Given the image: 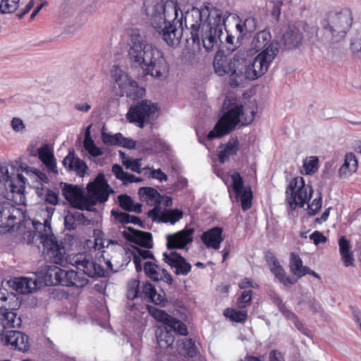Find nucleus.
I'll return each mask as SVG.
<instances>
[{"label": "nucleus", "mask_w": 361, "mask_h": 361, "mask_svg": "<svg viewBox=\"0 0 361 361\" xmlns=\"http://www.w3.org/2000/svg\"><path fill=\"white\" fill-rule=\"evenodd\" d=\"M127 47L128 59L132 68L141 69L145 75L158 80L167 78L170 66L164 51L149 42L139 30H131Z\"/></svg>", "instance_id": "2"}, {"label": "nucleus", "mask_w": 361, "mask_h": 361, "mask_svg": "<svg viewBox=\"0 0 361 361\" xmlns=\"http://www.w3.org/2000/svg\"><path fill=\"white\" fill-rule=\"evenodd\" d=\"M157 111V104L150 100L143 99L130 106L126 118L130 123L142 128L156 117Z\"/></svg>", "instance_id": "10"}, {"label": "nucleus", "mask_w": 361, "mask_h": 361, "mask_svg": "<svg viewBox=\"0 0 361 361\" xmlns=\"http://www.w3.org/2000/svg\"><path fill=\"white\" fill-rule=\"evenodd\" d=\"M26 180L23 174L10 175L8 166L0 163V189L5 192L6 199L17 204L24 203Z\"/></svg>", "instance_id": "8"}, {"label": "nucleus", "mask_w": 361, "mask_h": 361, "mask_svg": "<svg viewBox=\"0 0 361 361\" xmlns=\"http://www.w3.org/2000/svg\"><path fill=\"white\" fill-rule=\"evenodd\" d=\"M149 312L157 322L165 324V326L157 329L156 337L159 348L165 350L164 355H169L173 348L174 336L172 332L185 336L188 334L187 326L162 310L152 307Z\"/></svg>", "instance_id": "7"}, {"label": "nucleus", "mask_w": 361, "mask_h": 361, "mask_svg": "<svg viewBox=\"0 0 361 361\" xmlns=\"http://www.w3.org/2000/svg\"><path fill=\"white\" fill-rule=\"evenodd\" d=\"M252 298V291L251 290H245L242 293L241 296L238 300V306L240 308L245 307L251 302Z\"/></svg>", "instance_id": "58"}, {"label": "nucleus", "mask_w": 361, "mask_h": 361, "mask_svg": "<svg viewBox=\"0 0 361 361\" xmlns=\"http://www.w3.org/2000/svg\"><path fill=\"white\" fill-rule=\"evenodd\" d=\"M141 159H130L126 164L125 163V166L126 169L137 173H141L142 172L145 173L144 168L141 167Z\"/></svg>", "instance_id": "57"}, {"label": "nucleus", "mask_w": 361, "mask_h": 361, "mask_svg": "<svg viewBox=\"0 0 361 361\" xmlns=\"http://www.w3.org/2000/svg\"><path fill=\"white\" fill-rule=\"evenodd\" d=\"M82 214L80 212L68 213L64 218V226L67 230H73L77 226L78 221Z\"/></svg>", "instance_id": "54"}, {"label": "nucleus", "mask_w": 361, "mask_h": 361, "mask_svg": "<svg viewBox=\"0 0 361 361\" xmlns=\"http://www.w3.org/2000/svg\"><path fill=\"white\" fill-rule=\"evenodd\" d=\"M147 216L154 222L169 223L173 225L183 218V213L178 209H161L160 207L156 205L152 209L147 212Z\"/></svg>", "instance_id": "18"}, {"label": "nucleus", "mask_w": 361, "mask_h": 361, "mask_svg": "<svg viewBox=\"0 0 361 361\" xmlns=\"http://www.w3.org/2000/svg\"><path fill=\"white\" fill-rule=\"evenodd\" d=\"M201 240L207 248L218 250L224 240L223 229L216 226L203 232Z\"/></svg>", "instance_id": "28"}, {"label": "nucleus", "mask_w": 361, "mask_h": 361, "mask_svg": "<svg viewBox=\"0 0 361 361\" xmlns=\"http://www.w3.org/2000/svg\"><path fill=\"white\" fill-rule=\"evenodd\" d=\"M164 259L171 267L175 268L178 275H187L191 270V265L176 251L164 253Z\"/></svg>", "instance_id": "22"}, {"label": "nucleus", "mask_w": 361, "mask_h": 361, "mask_svg": "<svg viewBox=\"0 0 361 361\" xmlns=\"http://www.w3.org/2000/svg\"><path fill=\"white\" fill-rule=\"evenodd\" d=\"M239 143L237 137H231L223 150L219 152L221 163H224L231 156L235 154L238 150Z\"/></svg>", "instance_id": "38"}, {"label": "nucleus", "mask_w": 361, "mask_h": 361, "mask_svg": "<svg viewBox=\"0 0 361 361\" xmlns=\"http://www.w3.org/2000/svg\"><path fill=\"white\" fill-rule=\"evenodd\" d=\"M47 274L49 277V285H61L64 286L82 287L88 280L83 276H79L74 270H63L56 266H49Z\"/></svg>", "instance_id": "12"}, {"label": "nucleus", "mask_w": 361, "mask_h": 361, "mask_svg": "<svg viewBox=\"0 0 361 361\" xmlns=\"http://www.w3.org/2000/svg\"><path fill=\"white\" fill-rule=\"evenodd\" d=\"M224 316L232 322H243L247 318V312L245 310H235L231 308L225 310Z\"/></svg>", "instance_id": "48"}, {"label": "nucleus", "mask_w": 361, "mask_h": 361, "mask_svg": "<svg viewBox=\"0 0 361 361\" xmlns=\"http://www.w3.org/2000/svg\"><path fill=\"white\" fill-rule=\"evenodd\" d=\"M138 194L141 200L146 202L148 204L151 206L159 204L161 195L156 189L149 187L141 188Z\"/></svg>", "instance_id": "37"}, {"label": "nucleus", "mask_w": 361, "mask_h": 361, "mask_svg": "<svg viewBox=\"0 0 361 361\" xmlns=\"http://www.w3.org/2000/svg\"><path fill=\"white\" fill-rule=\"evenodd\" d=\"M271 36L268 30H264L256 33L251 42V47L255 51L262 50L253 60L246 66L245 70V78L254 80L267 73L271 63L276 57L279 53V45L275 41H271Z\"/></svg>", "instance_id": "5"}, {"label": "nucleus", "mask_w": 361, "mask_h": 361, "mask_svg": "<svg viewBox=\"0 0 361 361\" xmlns=\"http://www.w3.org/2000/svg\"><path fill=\"white\" fill-rule=\"evenodd\" d=\"M279 310L283 313V314L289 320H290L295 326L304 335L310 337V331L305 328L303 324L299 320L298 317L296 314L292 312L291 310L286 308L285 305L280 300L279 303Z\"/></svg>", "instance_id": "34"}, {"label": "nucleus", "mask_w": 361, "mask_h": 361, "mask_svg": "<svg viewBox=\"0 0 361 361\" xmlns=\"http://www.w3.org/2000/svg\"><path fill=\"white\" fill-rule=\"evenodd\" d=\"M193 228H184L174 234L166 235V245L169 249H183L193 240Z\"/></svg>", "instance_id": "20"}, {"label": "nucleus", "mask_w": 361, "mask_h": 361, "mask_svg": "<svg viewBox=\"0 0 361 361\" xmlns=\"http://www.w3.org/2000/svg\"><path fill=\"white\" fill-rule=\"evenodd\" d=\"M20 0H1L0 3V12L1 13H11L17 10Z\"/></svg>", "instance_id": "52"}, {"label": "nucleus", "mask_w": 361, "mask_h": 361, "mask_svg": "<svg viewBox=\"0 0 361 361\" xmlns=\"http://www.w3.org/2000/svg\"><path fill=\"white\" fill-rule=\"evenodd\" d=\"M55 209L53 207H46L43 211L46 218L44 223L34 220L32 225L35 228L34 231H26L23 234V240L27 244H35L39 242L44 245V240L48 238L49 235L51 234V220Z\"/></svg>", "instance_id": "13"}, {"label": "nucleus", "mask_w": 361, "mask_h": 361, "mask_svg": "<svg viewBox=\"0 0 361 361\" xmlns=\"http://www.w3.org/2000/svg\"><path fill=\"white\" fill-rule=\"evenodd\" d=\"M4 341L7 345H11L20 351H26L29 348L28 336L21 331H6Z\"/></svg>", "instance_id": "26"}, {"label": "nucleus", "mask_w": 361, "mask_h": 361, "mask_svg": "<svg viewBox=\"0 0 361 361\" xmlns=\"http://www.w3.org/2000/svg\"><path fill=\"white\" fill-rule=\"evenodd\" d=\"M44 200L52 205H56L59 202V195L51 190L47 189Z\"/></svg>", "instance_id": "59"}, {"label": "nucleus", "mask_w": 361, "mask_h": 361, "mask_svg": "<svg viewBox=\"0 0 361 361\" xmlns=\"http://www.w3.org/2000/svg\"><path fill=\"white\" fill-rule=\"evenodd\" d=\"M111 215L115 218L116 220L122 224L133 223L134 224H138L140 223V220L138 217L133 215H130L123 212H120L118 209H112Z\"/></svg>", "instance_id": "47"}, {"label": "nucleus", "mask_w": 361, "mask_h": 361, "mask_svg": "<svg viewBox=\"0 0 361 361\" xmlns=\"http://www.w3.org/2000/svg\"><path fill=\"white\" fill-rule=\"evenodd\" d=\"M238 286L240 289H245L247 288H256L257 285L251 279L245 278L239 282Z\"/></svg>", "instance_id": "63"}, {"label": "nucleus", "mask_w": 361, "mask_h": 361, "mask_svg": "<svg viewBox=\"0 0 361 361\" xmlns=\"http://www.w3.org/2000/svg\"><path fill=\"white\" fill-rule=\"evenodd\" d=\"M44 249L48 260L52 263L64 265L68 259L66 257V250L63 243L59 241L51 233L48 238L44 240Z\"/></svg>", "instance_id": "17"}, {"label": "nucleus", "mask_w": 361, "mask_h": 361, "mask_svg": "<svg viewBox=\"0 0 361 361\" xmlns=\"http://www.w3.org/2000/svg\"><path fill=\"white\" fill-rule=\"evenodd\" d=\"M353 23L350 9L329 12L321 21L322 35L317 34L319 40L324 43H336L343 39Z\"/></svg>", "instance_id": "6"}, {"label": "nucleus", "mask_w": 361, "mask_h": 361, "mask_svg": "<svg viewBox=\"0 0 361 361\" xmlns=\"http://www.w3.org/2000/svg\"><path fill=\"white\" fill-rule=\"evenodd\" d=\"M11 127L16 132H22L25 129V125L19 118H13L12 119Z\"/></svg>", "instance_id": "61"}, {"label": "nucleus", "mask_w": 361, "mask_h": 361, "mask_svg": "<svg viewBox=\"0 0 361 361\" xmlns=\"http://www.w3.org/2000/svg\"><path fill=\"white\" fill-rule=\"evenodd\" d=\"M37 157L49 172L58 174L56 160L54 154L53 148L49 145L44 143L40 147V151Z\"/></svg>", "instance_id": "27"}, {"label": "nucleus", "mask_w": 361, "mask_h": 361, "mask_svg": "<svg viewBox=\"0 0 361 361\" xmlns=\"http://www.w3.org/2000/svg\"><path fill=\"white\" fill-rule=\"evenodd\" d=\"M145 94V89L138 85L135 80H133L128 86L126 90L121 93V96H126L127 97L135 100L142 97Z\"/></svg>", "instance_id": "42"}, {"label": "nucleus", "mask_w": 361, "mask_h": 361, "mask_svg": "<svg viewBox=\"0 0 361 361\" xmlns=\"http://www.w3.org/2000/svg\"><path fill=\"white\" fill-rule=\"evenodd\" d=\"M83 145L85 150L92 157H96L103 154V151L96 146L94 140L91 138L89 129L85 132Z\"/></svg>", "instance_id": "44"}, {"label": "nucleus", "mask_w": 361, "mask_h": 361, "mask_svg": "<svg viewBox=\"0 0 361 361\" xmlns=\"http://www.w3.org/2000/svg\"><path fill=\"white\" fill-rule=\"evenodd\" d=\"M306 266H303L302 260L299 255L291 253L290 259V270L291 273L298 278L305 276Z\"/></svg>", "instance_id": "40"}, {"label": "nucleus", "mask_w": 361, "mask_h": 361, "mask_svg": "<svg viewBox=\"0 0 361 361\" xmlns=\"http://www.w3.org/2000/svg\"><path fill=\"white\" fill-rule=\"evenodd\" d=\"M322 205V197L321 192L319 197H316L311 204L308 205L307 213L309 215H315L321 209Z\"/></svg>", "instance_id": "56"}, {"label": "nucleus", "mask_w": 361, "mask_h": 361, "mask_svg": "<svg viewBox=\"0 0 361 361\" xmlns=\"http://www.w3.org/2000/svg\"><path fill=\"white\" fill-rule=\"evenodd\" d=\"M102 137L104 144L118 146L122 145V142L124 141L125 138V137L120 133H116L114 135L102 133Z\"/></svg>", "instance_id": "49"}, {"label": "nucleus", "mask_w": 361, "mask_h": 361, "mask_svg": "<svg viewBox=\"0 0 361 361\" xmlns=\"http://www.w3.org/2000/svg\"><path fill=\"white\" fill-rule=\"evenodd\" d=\"M124 238L145 248H151L153 246L152 235L150 233L136 230L132 227H128L123 232Z\"/></svg>", "instance_id": "21"}, {"label": "nucleus", "mask_w": 361, "mask_h": 361, "mask_svg": "<svg viewBox=\"0 0 361 361\" xmlns=\"http://www.w3.org/2000/svg\"><path fill=\"white\" fill-rule=\"evenodd\" d=\"M63 164L68 171H75L80 177H83L88 169L85 162L75 156L73 149L63 159Z\"/></svg>", "instance_id": "29"}, {"label": "nucleus", "mask_w": 361, "mask_h": 361, "mask_svg": "<svg viewBox=\"0 0 361 361\" xmlns=\"http://www.w3.org/2000/svg\"><path fill=\"white\" fill-rule=\"evenodd\" d=\"M111 171L116 178L121 180L125 185L132 183H138L142 180L141 178L136 177L133 174L125 172L123 168L118 164H114L112 166Z\"/></svg>", "instance_id": "39"}, {"label": "nucleus", "mask_w": 361, "mask_h": 361, "mask_svg": "<svg viewBox=\"0 0 361 361\" xmlns=\"http://www.w3.org/2000/svg\"><path fill=\"white\" fill-rule=\"evenodd\" d=\"M257 27L256 19L253 17L247 18L243 23L240 20L235 25V28L239 32L240 36H243L245 33L252 32Z\"/></svg>", "instance_id": "45"}, {"label": "nucleus", "mask_w": 361, "mask_h": 361, "mask_svg": "<svg viewBox=\"0 0 361 361\" xmlns=\"http://www.w3.org/2000/svg\"><path fill=\"white\" fill-rule=\"evenodd\" d=\"M11 299H14V296L9 295L6 290L0 288V310L6 309L8 307L11 308Z\"/></svg>", "instance_id": "55"}, {"label": "nucleus", "mask_w": 361, "mask_h": 361, "mask_svg": "<svg viewBox=\"0 0 361 361\" xmlns=\"http://www.w3.org/2000/svg\"><path fill=\"white\" fill-rule=\"evenodd\" d=\"M132 254L135 269L137 272L141 271L142 269V259H154L152 252L146 249L136 247L134 249Z\"/></svg>", "instance_id": "41"}, {"label": "nucleus", "mask_w": 361, "mask_h": 361, "mask_svg": "<svg viewBox=\"0 0 361 361\" xmlns=\"http://www.w3.org/2000/svg\"><path fill=\"white\" fill-rule=\"evenodd\" d=\"M145 175L149 178L158 180L159 182H166L168 180L167 175L161 169H154L152 167H144Z\"/></svg>", "instance_id": "51"}, {"label": "nucleus", "mask_w": 361, "mask_h": 361, "mask_svg": "<svg viewBox=\"0 0 361 361\" xmlns=\"http://www.w3.org/2000/svg\"><path fill=\"white\" fill-rule=\"evenodd\" d=\"M13 208L8 204H0V228L10 230L14 224L16 216L11 212Z\"/></svg>", "instance_id": "35"}, {"label": "nucleus", "mask_w": 361, "mask_h": 361, "mask_svg": "<svg viewBox=\"0 0 361 361\" xmlns=\"http://www.w3.org/2000/svg\"><path fill=\"white\" fill-rule=\"evenodd\" d=\"M223 111V116L207 135L209 140L230 133L239 123L243 126L250 124L256 116L257 107L254 104L244 106L237 99L226 97Z\"/></svg>", "instance_id": "3"}, {"label": "nucleus", "mask_w": 361, "mask_h": 361, "mask_svg": "<svg viewBox=\"0 0 361 361\" xmlns=\"http://www.w3.org/2000/svg\"><path fill=\"white\" fill-rule=\"evenodd\" d=\"M126 295L129 300H134L140 297L161 306H164L167 302L164 293L162 292L157 293L155 287L150 283H144L140 290V281L135 279L128 283Z\"/></svg>", "instance_id": "11"}, {"label": "nucleus", "mask_w": 361, "mask_h": 361, "mask_svg": "<svg viewBox=\"0 0 361 361\" xmlns=\"http://www.w3.org/2000/svg\"><path fill=\"white\" fill-rule=\"evenodd\" d=\"M357 166V160L355 155L352 152L347 153L345 155L344 163L338 171L339 177L341 178H345L350 176L356 172Z\"/></svg>", "instance_id": "33"}, {"label": "nucleus", "mask_w": 361, "mask_h": 361, "mask_svg": "<svg viewBox=\"0 0 361 361\" xmlns=\"http://www.w3.org/2000/svg\"><path fill=\"white\" fill-rule=\"evenodd\" d=\"M312 193L311 185L305 184L302 177L297 176L289 182L286 188V202L291 209L303 207L311 199Z\"/></svg>", "instance_id": "9"}, {"label": "nucleus", "mask_w": 361, "mask_h": 361, "mask_svg": "<svg viewBox=\"0 0 361 361\" xmlns=\"http://www.w3.org/2000/svg\"><path fill=\"white\" fill-rule=\"evenodd\" d=\"M111 76L115 85V87H117L118 89V94L120 96L133 80L125 71L118 66H114L111 68Z\"/></svg>", "instance_id": "30"}, {"label": "nucleus", "mask_w": 361, "mask_h": 361, "mask_svg": "<svg viewBox=\"0 0 361 361\" xmlns=\"http://www.w3.org/2000/svg\"><path fill=\"white\" fill-rule=\"evenodd\" d=\"M143 269L147 276L153 281H163L169 284H171L173 282V279L167 271L153 262H145Z\"/></svg>", "instance_id": "24"}, {"label": "nucleus", "mask_w": 361, "mask_h": 361, "mask_svg": "<svg viewBox=\"0 0 361 361\" xmlns=\"http://www.w3.org/2000/svg\"><path fill=\"white\" fill-rule=\"evenodd\" d=\"M197 354V348L191 338H182L177 341L176 349L173 348L169 355H163L160 361H189Z\"/></svg>", "instance_id": "15"}, {"label": "nucleus", "mask_w": 361, "mask_h": 361, "mask_svg": "<svg viewBox=\"0 0 361 361\" xmlns=\"http://www.w3.org/2000/svg\"><path fill=\"white\" fill-rule=\"evenodd\" d=\"M119 206L124 210L128 212H135L140 213L142 212V206L140 204H135L130 197L127 195H121L118 197Z\"/></svg>", "instance_id": "43"}, {"label": "nucleus", "mask_w": 361, "mask_h": 361, "mask_svg": "<svg viewBox=\"0 0 361 361\" xmlns=\"http://www.w3.org/2000/svg\"><path fill=\"white\" fill-rule=\"evenodd\" d=\"M266 259L269 267L270 271L275 276L276 279L284 286H288L295 283L290 276L286 275V273L280 264L277 258L272 253H267L266 255Z\"/></svg>", "instance_id": "23"}, {"label": "nucleus", "mask_w": 361, "mask_h": 361, "mask_svg": "<svg viewBox=\"0 0 361 361\" xmlns=\"http://www.w3.org/2000/svg\"><path fill=\"white\" fill-rule=\"evenodd\" d=\"M231 178L232 180V185L231 188L232 190L235 192L236 194H240L241 192L244 191L245 190V188L243 186V180L238 172H234L231 174ZM248 187H246L247 188Z\"/></svg>", "instance_id": "53"}, {"label": "nucleus", "mask_w": 361, "mask_h": 361, "mask_svg": "<svg viewBox=\"0 0 361 361\" xmlns=\"http://www.w3.org/2000/svg\"><path fill=\"white\" fill-rule=\"evenodd\" d=\"M214 70L219 76L229 74L231 85L239 86L243 82V73L237 72L232 66V61L223 53H216L213 61Z\"/></svg>", "instance_id": "16"}, {"label": "nucleus", "mask_w": 361, "mask_h": 361, "mask_svg": "<svg viewBox=\"0 0 361 361\" xmlns=\"http://www.w3.org/2000/svg\"><path fill=\"white\" fill-rule=\"evenodd\" d=\"M87 194L82 195L80 188L71 184H65L62 189V195L71 204L81 210L91 211L94 205L98 202L107 201L111 188L103 173H99L94 180L87 186Z\"/></svg>", "instance_id": "4"}, {"label": "nucleus", "mask_w": 361, "mask_h": 361, "mask_svg": "<svg viewBox=\"0 0 361 361\" xmlns=\"http://www.w3.org/2000/svg\"><path fill=\"white\" fill-rule=\"evenodd\" d=\"M269 361H285V359L280 351L272 350L269 355Z\"/></svg>", "instance_id": "62"}, {"label": "nucleus", "mask_w": 361, "mask_h": 361, "mask_svg": "<svg viewBox=\"0 0 361 361\" xmlns=\"http://www.w3.org/2000/svg\"><path fill=\"white\" fill-rule=\"evenodd\" d=\"M302 39V34L294 25L288 26L282 36V42L287 49L298 47Z\"/></svg>", "instance_id": "32"}, {"label": "nucleus", "mask_w": 361, "mask_h": 361, "mask_svg": "<svg viewBox=\"0 0 361 361\" xmlns=\"http://www.w3.org/2000/svg\"><path fill=\"white\" fill-rule=\"evenodd\" d=\"M18 305L16 304V306ZM16 305H11V308L8 307L0 312V324L1 328V335L4 334L6 329L19 328L21 326L22 320L17 313L12 310L15 309Z\"/></svg>", "instance_id": "25"}, {"label": "nucleus", "mask_w": 361, "mask_h": 361, "mask_svg": "<svg viewBox=\"0 0 361 361\" xmlns=\"http://www.w3.org/2000/svg\"><path fill=\"white\" fill-rule=\"evenodd\" d=\"M8 283L11 288L21 294L30 293L37 288L36 281L26 277L14 278Z\"/></svg>", "instance_id": "31"}, {"label": "nucleus", "mask_w": 361, "mask_h": 361, "mask_svg": "<svg viewBox=\"0 0 361 361\" xmlns=\"http://www.w3.org/2000/svg\"><path fill=\"white\" fill-rule=\"evenodd\" d=\"M319 169V158L317 156L306 157L302 162V169L306 175L314 174Z\"/></svg>", "instance_id": "46"}, {"label": "nucleus", "mask_w": 361, "mask_h": 361, "mask_svg": "<svg viewBox=\"0 0 361 361\" xmlns=\"http://www.w3.org/2000/svg\"><path fill=\"white\" fill-rule=\"evenodd\" d=\"M310 238L316 245H318L319 243H326L327 240V238L324 235V234L318 231H314L310 235Z\"/></svg>", "instance_id": "60"}, {"label": "nucleus", "mask_w": 361, "mask_h": 361, "mask_svg": "<svg viewBox=\"0 0 361 361\" xmlns=\"http://www.w3.org/2000/svg\"><path fill=\"white\" fill-rule=\"evenodd\" d=\"M339 251L345 267L353 266L354 258L350 252V243L345 237L341 236L338 240Z\"/></svg>", "instance_id": "36"}, {"label": "nucleus", "mask_w": 361, "mask_h": 361, "mask_svg": "<svg viewBox=\"0 0 361 361\" xmlns=\"http://www.w3.org/2000/svg\"><path fill=\"white\" fill-rule=\"evenodd\" d=\"M236 197L240 198L243 211H247L251 207L252 194L250 188H245L240 194H236Z\"/></svg>", "instance_id": "50"}, {"label": "nucleus", "mask_w": 361, "mask_h": 361, "mask_svg": "<svg viewBox=\"0 0 361 361\" xmlns=\"http://www.w3.org/2000/svg\"><path fill=\"white\" fill-rule=\"evenodd\" d=\"M94 235L95 236L94 246V248L99 250L104 248L106 249L102 251V257L104 258V260L105 261V263L107 264V266L113 269V262H114V259L117 256L111 257V259L105 258V254L108 252V250L110 249V246H115L119 248L120 252L118 253H116V255H123L126 254V251L120 245H118L116 241L105 238L104 234L100 231H94Z\"/></svg>", "instance_id": "19"}, {"label": "nucleus", "mask_w": 361, "mask_h": 361, "mask_svg": "<svg viewBox=\"0 0 361 361\" xmlns=\"http://www.w3.org/2000/svg\"><path fill=\"white\" fill-rule=\"evenodd\" d=\"M69 263L87 276L94 278L104 276V269L93 257L84 252L68 256Z\"/></svg>", "instance_id": "14"}, {"label": "nucleus", "mask_w": 361, "mask_h": 361, "mask_svg": "<svg viewBox=\"0 0 361 361\" xmlns=\"http://www.w3.org/2000/svg\"><path fill=\"white\" fill-rule=\"evenodd\" d=\"M350 49L357 56L361 55V41L355 40L350 44Z\"/></svg>", "instance_id": "64"}, {"label": "nucleus", "mask_w": 361, "mask_h": 361, "mask_svg": "<svg viewBox=\"0 0 361 361\" xmlns=\"http://www.w3.org/2000/svg\"><path fill=\"white\" fill-rule=\"evenodd\" d=\"M189 0H145L142 11L151 26L161 35L170 47H177L181 40L183 25L190 29L192 44L200 47L202 41L207 51L221 42V36L229 13L207 2L200 8H193L184 16L180 6Z\"/></svg>", "instance_id": "1"}]
</instances>
